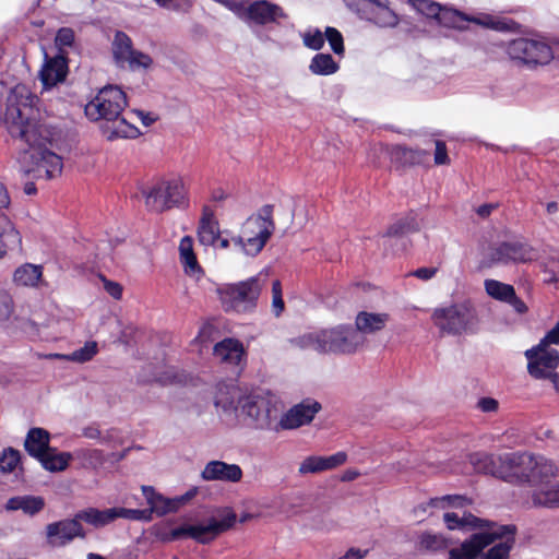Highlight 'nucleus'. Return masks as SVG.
I'll use <instances>...</instances> for the list:
<instances>
[{
  "label": "nucleus",
  "instance_id": "obj_1",
  "mask_svg": "<svg viewBox=\"0 0 559 559\" xmlns=\"http://www.w3.org/2000/svg\"><path fill=\"white\" fill-rule=\"evenodd\" d=\"M36 97L25 85H16L8 96L3 122L9 133L28 145L22 157L23 170L36 179H53L61 175L62 158L47 147L49 130L37 122Z\"/></svg>",
  "mask_w": 559,
  "mask_h": 559
},
{
  "label": "nucleus",
  "instance_id": "obj_2",
  "mask_svg": "<svg viewBox=\"0 0 559 559\" xmlns=\"http://www.w3.org/2000/svg\"><path fill=\"white\" fill-rule=\"evenodd\" d=\"M364 342L354 328L344 324L308 332L293 341L301 349H313L320 354H354Z\"/></svg>",
  "mask_w": 559,
  "mask_h": 559
},
{
  "label": "nucleus",
  "instance_id": "obj_3",
  "mask_svg": "<svg viewBox=\"0 0 559 559\" xmlns=\"http://www.w3.org/2000/svg\"><path fill=\"white\" fill-rule=\"evenodd\" d=\"M237 522V515L231 508L218 509L215 515L206 521L194 524L185 523L171 530L157 528L156 537L165 543L191 538L199 544H210L218 535L230 530Z\"/></svg>",
  "mask_w": 559,
  "mask_h": 559
},
{
  "label": "nucleus",
  "instance_id": "obj_4",
  "mask_svg": "<svg viewBox=\"0 0 559 559\" xmlns=\"http://www.w3.org/2000/svg\"><path fill=\"white\" fill-rule=\"evenodd\" d=\"M272 205H264L241 226L240 234L233 237L234 250L248 257L259 254L274 233Z\"/></svg>",
  "mask_w": 559,
  "mask_h": 559
},
{
  "label": "nucleus",
  "instance_id": "obj_5",
  "mask_svg": "<svg viewBox=\"0 0 559 559\" xmlns=\"http://www.w3.org/2000/svg\"><path fill=\"white\" fill-rule=\"evenodd\" d=\"M143 197L146 207L156 213L173 209H186L190 204L189 188L180 175L159 179L143 191Z\"/></svg>",
  "mask_w": 559,
  "mask_h": 559
},
{
  "label": "nucleus",
  "instance_id": "obj_6",
  "mask_svg": "<svg viewBox=\"0 0 559 559\" xmlns=\"http://www.w3.org/2000/svg\"><path fill=\"white\" fill-rule=\"evenodd\" d=\"M511 464L509 481L528 483L537 488L548 485L558 475V466L543 455L515 453L507 457Z\"/></svg>",
  "mask_w": 559,
  "mask_h": 559
},
{
  "label": "nucleus",
  "instance_id": "obj_7",
  "mask_svg": "<svg viewBox=\"0 0 559 559\" xmlns=\"http://www.w3.org/2000/svg\"><path fill=\"white\" fill-rule=\"evenodd\" d=\"M262 284L257 276L217 289L222 307L226 312L251 313L255 310Z\"/></svg>",
  "mask_w": 559,
  "mask_h": 559
},
{
  "label": "nucleus",
  "instance_id": "obj_8",
  "mask_svg": "<svg viewBox=\"0 0 559 559\" xmlns=\"http://www.w3.org/2000/svg\"><path fill=\"white\" fill-rule=\"evenodd\" d=\"M431 320L442 334L462 335L476 323V314L467 301L442 305L433 309Z\"/></svg>",
  "mask_w": 559,
  "mask_h": 559
},
{
  "label": "nucleus",
  "instance_id": "obj_9",
  "mask_svg": "<svg viewBox=\"0 0 559 559\" xmlns=\"http://www.w3.org/2000/svg\"><path fill=\"white\" fill-rule=\"evenodd\" d=\"M240 414L249 418L250 425L259 430L276 432L278 408L273 395L264 392H251L239 399Z\"/></svg>",
  "mask_w": 559,
  "mask_h": 559
},
{
  "label": "nucleus",
  "instance_id": "obj_10",
  "mask_svg": "<svg viewBox=\"0 0 559 559\" xmlns=\"http://www.w3.org/2000/svg\"><path fill=\"white\" fill-rule=\"evenodd\" d=\"M469 500L460 495H448L443 497H437L430 499L425 506L418 507L417 510L426 512L428 509H442L447 510L443 514V520L447 527L453 530H465V528H481L483 531L488 530L493 523L483 521L471 513H463L460 515L457 512L449 511V509H459L468 506Z\"/></svg>",
  "mask_w": 559,
  "mask_h": 559
},
{
  "label": "nucleus",
  "instance_id": "obj_11",
  "mask_svg": "<svg viewBox=\"0 0 559 559\" xmlns=\"http://www.w3.org/2000/svg\"><path fill=\"white\" fill-rule=\"evenodd\" d=\"M509 58L531 69L546 66L554 59V51L540 36L518 37L506 46Z\"/></svg>",
  "mask_w": 559,
  "mask_h": 559
},
{
  "label": "nucleus",
  "instance_id": "obj_12",
  "mask_svg": "<svg viewBox=\"0 0 559 559\" xmlns=\"http://www.w3.org/2000/svg\"><path fill=\"white\" fill-rule=\"evenodd\" d=\"M127 106L124 92L118 86H105L86 104L85 114L91 120L104 119L107 122L121 115Z\"/></svg>",
  "mask_w": 559,
  "mask_h": 559
},
{
  "label": "nucleus",
  "instance_id": "obj_13",
  "mask_svg": "<svg viewBox=\"0 0 559 559\" xmlns=\"http://www.w3.org/2000/svg\"><path fill=\"white\" fill-rule=\"evenodd\" d=\"M346 7L364 20L379 28L397 26L399 15L390 8L389 0H343Z\"/></svg>",
  "mask_w": 559,
  "mask_h": 559
},
{
  "label": "nucleus",
  "instance_id": "obj_14",
  "mask_svg": "<svg viewBox=\"0 0 559 559\" xmlns=\"http://www.w3.org/2000/svg\"><path fill=\"white\" fill-rule=\"evenodd\" d=\"M534 258V249L518 240L497 242L489 248L485 257L489 266L527 263Z\"/></svg>",
  "mask_w": 559,
  "mask_h": 559
},
{
  "label": "nucleus",
  "instance_id": "obj_15",
  "mask_svg": "<svg viewBox=\"0 0 559 559\" xmlns=\"http://www.w3.org/2000/svg\"><path fill=\"white\" fill-rule=\"evenodd\" d=\"M436 21L442 26L452 28L463 27L464 22H473L478 25L501 32L511 31L514 26V22L511 20L498 19L488 14H481L476 17H468L462 12L447 7L440 8V13H438Z\"/></svg>",
  "mask_w": 559,
  "mask_h": 559
},
{
  "label": "nucleus",
  "instance_id": "obj_16",
  "mask_svg": "<svg viewBox=\"0 0 559 559\" xmlns=\"http://www.w3.org/2000/svg\"><path fill=\"white\" fill-rule=\"evenodd\" d=\"M512 532V526L492 524L488 530L473 534L459 547L450 549L448 559H476L483 549L495 542V537Z\"/></svg>",
  "mask_w": 559,
  "mask_h": 559
},
{
  "label": "nucleus",
  "instance_id": "obj_17",
  "mask_svg": "<svg viewBox=\"0 0 559 559\" xmlns=\"http://www.w3.org/2000/svg\"><path fill=\"white\" fill-rule=\"evenodd\" d=\"M527 372L535 379H546L559 367L558 349L545 346L544 343L525 350Z\"/></svg>",
  "mask_w": 559,
  "mask_h": 559
},
{
  "label": "nucleus",
  "instance_id": "obj_18",
  "mask_svg": "<svg viewBox=\"0 0 559 559\" xmlns=\"http://www.w3.org/2000/svg\"><path fill=\"white\" fill-rule=\"evenodd\" d=\"M76 514L80 522L83 521L94 527H103L119 518L128 520H150V515L146 510L127 508H109L105 510L86 508Z\"/></svg>",
  "mask_w": 559,
  "mask_h": 559
},
{
  "label": "nucleus",
  "instance_id": "obj_19",
  "mask_svg": "<svg viewBox=\"0 0 559 559\" xmlns=\"http://www.w3.org/2000/svg\"><path fill=\"white\" fill-rule=\"evenodd\" d=\"M284 9L267 0H258L247 5L242 21L249 25L280 24L286 20Z\"/></svg>",
  "mask_w": 559,
  "mask_h": 559
},
{
  "label": "nucleus",
  "instance_id": "obj_20",
  "mask_svg": "<svg viewBox=\"0 0 559 559\" xmlns=\"http://www.w3.org/2000/svg\"><path fill=\"white\" fill-rule=\"evenodd\" d=\"M514 455V452L501 455L488 454L486 452H476L469 455V462L477 473L490 474L492 476L509 480L511 464L507 457Z\"/></svg>",
  "mask_w": 559,
  "mask_h": 559
},
{
  "label": "nucleus",
  "instance_id": "obj_21",
  "mask_svg": "<svg viewBox=\"0 0 559 559\" xmlns=\"http://www.w3.org/2000/svg\"><path fill=\"white\" fill-rule=\"evenodd\" d=\"M321 409V405L311 400L302 401L299 404L294 405L286 413H284L281 419L276 424V432L281 430H293L301 426L310 424L316 414Z\"/></svg>",
  "mask_w": 559,
  "mask_h": 559
},
{
  "label": "nucleus",
  "instance_id": "obj_22",
  "mask_svg": "<svg viewBox=\"0 0 559 559\" xmlns=\"http://www.w3.org/2000/svg\"><path fill=\"white\" fill-rule=\"evenodd\" d=\"M215 358L238 371L242 370L247 362V353L243 344L236 338H224L218 342L214 348Z\"/></svg>",
  "mask_w": 559,
  "mask_h": 559
},
{
  "label": "nucleus",
  "instance_id": "obj_23",
  "mask_svg": "<svg viewBox=\"0 0 559 559\" xmlns=\"http://www.w3.org/2000/svg\"><path fill=\"white\" fill-rule=\"evenodd\" d=\"M47 538L52 546H64L75 537H84L85 533L75 514L74 519L50 523L46 528Z\"/></svg>",
  "mask_w": 559,
  "mask_h": 559
},
{
  "label": "nucleus",
  "instance_id": "obj_24",
  "mask_svg": "<svg viewBox=\"0 0 559 559\" xmlns=\"http://www.w3.org/2000/svg\"><path fill=\"white\" fill-rule=\"evenodd\" d=\"M242 476V469L238 464L219 460L207 462L201 472V478L204 481L238 483Z\"/></svg>",
  "mask_w": 559,
  "mask_h": 559
},
{
  "label": "nucleus",
  "instance_id": "obj_25",
  "mask_svg": "<svg viewBox=\"0 0 559 559\" xmlns=\"http://www.w3.org/2000/svg\"><path fill=\"white\" fill-rule=\"evenodd\" d=\"M68 73V63L63 55L48 57L44 52V63L39 71V79L44 88H50L64 81Z\"/></svg>",
  "mask_w": 559,
  "mask_h": 559
},
{
  "label": "nucleus",
  "instance_id": "obj_26",
  "mask_svg": "<svg viewBox=\"0 0 559 559\" xmlns=\"http://www.w3.org/2000/svg\"><path fill=\"white\" fill-rule=\"evenodd\" d=\"M219 235V224L214 211L209 205H204L197 228L199 242L205 247H215Z\"/></svg>",
  "mask_w": 559,
  "mask_h": 559
},
{
  "label": "nucleus",
  "instance_id": "obj_27",
  "mask_svg": "<svg viewBox=\"0 0 559 559\" xmlns=\"http://www.w3.org/2000/svg\"><path fill=\"white\" fill-rule=\"evenodd\" d=\"M347 460V454L343 451L334 453L330 456L311 455L302 460L299 464L298 472L301 475L320 473L333 469Z\"/></svg>",
  "mask_w": 559,
  "mask_h": 559
},
{
  "label": "nucleus",
  "instance_id": "obj_28",
  "mask_svg": "<svg viewBox=\"0 0 559 559\" xmlns=\"http://www.w3.org/2000/svg\"><path fill=\"white\" fill-rule=\"evenodd\" d=\"M178 251L185 274L195 281L201 280L204 272L194 253L193 238L191 236L182 237L179 242Z\"/></svg>",
  "mask_w": 559,
  "mask_h": 559
},
{
  "label": "nucleus",
  "instance_id": "obj_29",
  "mask_svg": "<svg viewBox=\"0 0 559 559\" xmlns=\"http://www.w3.org/2000/svg\"><path fill=\"white\" fill-rule=\"evenodd\" d=\"M242 397L236 385L219 383L216 386L214 404L224 414H234L239 409V399Z\"/></svg>",
  "mask_w": 559,
  "mask_h": 559
},
{
  "label": "nucleus",
  "instance_id": "obj_30",
  "mask_svg": "<svg viewBox=\"0 0 559 559\" xmlns=\"http://www.w3.org/2000/svg\"><path fill=\"white\" fill-rule=\"evenodd\" d=\"M142 492L147 503L150 504V511L157 515H164L169 512L178 510L179 506L183 501L182 498L169 499L157 493L153 487L142 486Z\"/></svg>",
  "mask_w": 559,
  "mask_h": 559
},
{
  "label": "nucleus",
  "instance_id": "obj_31",
  "mask_svg": "<svg viewBox=\"0 0 559 559\" xmlns=\"http://www.w3.org/2000/svg\"><path fill=\"white\" fill-rule=\"evenodd\" d=\"M389 314L381 312H368L360 311L356 316L355 320V331L362 336V334H372L378 331H381L389 321Z\"/></svg>",
  "mask_w": 559,
  "mask_h": 559
},
{
  "label": "nucleus",
  "instance_id": "obj_32",
  "mask_svg": "<svg viewBox=\"0 0 559 559\" xmlns=\"http://www.w3.org/2000/svg\"><path fill=\"white\" fill-rule=\"evenodd\" d=\"M49 442L50 435L47 430L43 428H32L26 435L24 448L31 456L37 459L38 456H43V453L50 448Z\"/></svg>",
  "mask_w": 559,
  "mask_h": 559
},
{
  "label": "nucleus",
  "instance_id": "obj_33",
  "mask_svg": "<svg viewBox=\"0 0 559 559\" xmlns=\"http://www.w3.org/2000/svg\"><path fill=\"white\" fill-rule=\"evenodd\" d=\"M45 501L38 496H19L10 498L7 501L5 509L8 511L21 510L25 514L34 515L43 510Z\"/></svg>",
  "mask_w": 559,
  "mask_h": 559
},
{
  "label": "nucleus",
  "instance_id": "obj_34",
  "mask_svg": "<svg viewBox=\"0 0 559 559\" xmlns=\"http://www.w3.org/2000/svg\"><path fill=\"white\" fill-rule=\"evenodd\" d=\"M533 503L537 507L559 508V481L543 485L532 495Z\"/></svg>",
  "mask_w": 559,
  "mask_h": 559
},
{
  "label": "nucleus",
  "instance_id": "obj_35",
  "mask_svg": "<svg viewBox=\"0 0 559 559\" xmlns=\"http://www.w3.org/2000/svg\"><path fill=\"white\" fill-rule=\"evenodd\" d=\"M41 276L43 267L40 265L24 263L14 271L13 282L17 286L34 287Z\"/></svg>",
  "mask_w": 559,
  "mask_h": 559
},
{
  "label": "nucleus",
  "instance_id": "obj_36",
  "mask_svg": "<svg viewBox=\"0 0 559 559\" xmlns=\"http://www.w3.org/2000/svg\"><path fill=\"white\" fill-rule=\"evenodd\" d=\"M71 457L70 453L58 452L56 449L49 448L43 453V456H38L37 460L45 469L49 472H61L68 467Z\"/></svg>",
  "mask_w": 559,
  "mask_h": 559
},
{
  "label": "nucleus",
  "instance_id": "obj_37",
  "mask_svg": "<svg viewBox=\"0 0 559 559\" xmlns=\"http://www.w3.org/2000/svg\"><path fill=\"white\" fill-rule=\"evenodd\" d=\"M133 51L131 38L123 32H117L112 41V55L120 67H126V61L131 58Z\"/></svg>",
  "mask_w": 559,
  "mask_h": 559
},
{
  "label": "nucleus",
  "instance_id": "obj_38",
  "mask_svg": "<svg viewBox=\"0 0 559 559\" xmlns=\"http://www.w3.org/2000/svg\"><path fill=\"white\" fill-rule=\"evenodd\" d=\"M0 238L3 246L0 247V259L7 253L4 247H17L21 245L20 233L5 215H0Z\"/></svg>",
  "mask_w": 559,
  "mask_h": 559
},
{
  "label": "nucleus",
  "instance_id": "obj_39",
  "mask_svg": "<svg viewBox=\"0 0 559 559\" xmlns=\"http://www.w3.org/2000/svg\"><path fill=\"white\" fill-rule=\"evenodd\" d=\"M309 70L316 75H331L338 70V64L331 55L317 53L310 61Z\"/></svg>",
  "mask_w": 559,
  "mask_h": 559
},
{
  "label": "nucleus",
  "instance_id": "obj_40",
  "mask_svg": "<svg viewBox=\"0 0 559 559\" xmlns=\"http://www.w3.org/2000/svg\"><path fill=\"white\" fill-rule=\"evenodd\" d=\"M109 122H111L110 134L108 135L110 140L117 138L134 139L140 134V130L128 119L121 117V115Z\"/></svg>",
  "mask_w": 559,
  "mask_h": 559
},
{
  "label": "nucleus",
  "instance_id": "obj_41",
  "mask_svg": "<svg viewBox=\"0 0 559 559\" xmlns=\"http://www.w3.org/2000/svg\"><path fill=\"white\" fill-rule=\"evenodd\" d=\"M513 527L512 533H506L503 535L495 537L496 539H502V542L495 545L492 548L489 549L487 555L485 557H481L480 559H508L509 552L512 548V545L514 543V534H515V526L511 525Z\"/></svg>",
  "mask_w": 559,
  "mask_h": 559
},
{
  "label": "nucleus",
  "instance_id": "obj_42",
  "mask_svg": "<svg viewBox=\"0 0 559 559\" xmlns=\"http://www.w3.org/2000/svg\"><path fill=\"white\" fill-rule=\"evenodd\" d=\"M486 293L493 299L506 302L513 297L514 287L497 280H486L484 283Z\"/></svg>",
  "mask_w": 559,
  "mask_h": 559
},
{
  "label": "nucleus",
  "instance_id": "obj_43",
  "mask_svg": "<svg viewBox=\"0 0 559 559\" xmlns=\"http://www.w3.org/2000/svg\"><path fill=\"white\" fill-rule=\"evenodd\" d=\"M98 353V344L95 341H87L84 345L66 357L67 361L83 364L92 360Z\"/></svg>",
  "mask_w": 559,
  "mask_h": 559
},
{
  "label": "nucleus",
  "instance_id": "obj_44",
  "mask_svg": "<svg viewBox=\"0 0 559 559\" xmlns=\"http://www.w3.org/2000/svg\"><path fill=\"white\" fill-rule=\"evenodd\" d=\"M21 460L20 452L13 448H7L0 455V471L3 473L13 472Z\"/></svg>",
  "mask_w": 559,
  "mask_h": 559
},
{
  "label": "nucleus",
  "instance_id": "obj_45",
  "mask_svg": "<svg viewBox=\"0 0 559 559\" xmlns=\"http://www.w3.org/2000/svg\"><path fill=\"white\" fill-rule=\"evenodd\" d=\"M409 4L428 19H437L441 5L430 0H408Z\"/></svg>",
  "mask_w": 559,
  "mask_h": 559
},
{
  "label": "nucleus",
  "instance_id": "obj_46",
  "mask_svg": "<svg viewBox=\"0 0 559 559\" xmlns=\"http://www.w3.org/2000/svg\"><path fill=\"white\" fill-rule=\"evenodd\" d=\"M304 45L312 50H319L323 47L324 34L318 28H310L302 34Z\"/></svg>",
  "mask_w": 559,
  "mask_h": 559
},
{
  "label": "nucleus",
  "instance_id": "obj_47",
  "mask_svg": "<svg viewBox=\"0 0 559 559\" xmlns=\"http://www.w3.org/2000/svg\"><path fill=\"white\" fill-rule=\"evenodd\" d=\"M324 38L329 41L331 49L336 55L344 53V41L342 34L334 27H326Z\"/></svg>",
  "mask_w": 559,
  "mask_h": 559
},
{
  "label": "nucleus",
  "instance_id": "obj_48",
  "mask_svg": "<svg viewBox=\"0 0 559 559\" xmlns=\"http://www.w3.org/2000/svg\"><path fill=\"white\" fill-rule=\"evenodd\" d=\"M152 63L153 60L148 55L134 49L132 51L131 58L126 61V66H128L131 70L147 69L152 66Z\"/></svg>",
  "mask_w": 559,
  "mask_h": 559
},
{
  "label": "nucleus",
  "instance_id": "obj_49",
  "mask_svg": "<svg viewBox=\"0 0 559 559\" xmlns=\"http://www.w3.org/2000/svg\"><path fill=\"white\" fill-rule=\"evenodd\" d=\"M12 296L4 289H0V322L8 321L13 313Z\"/></svg>",
  "mask_w": 559,
  "mask_h": 559
},
{
  "label": "nucleus",
  "instance_id": "obj_50",
  "mask_svg": "<svg viewBox=\"0 0 559 559\" xmlns=\"http://www.w3.org/2000/svg\"><path fill=\"white\" fill-rule=\"evenodd\" d=\"M284 308L282 284L276 280L272 284V311L278 317L284 311Z\"/></svg>",
  "mask_w": 559,
  "mask_h": 559
},
{
  "label": "nucleus",
  "instance_id": "obj_51",
  "mask_svg": "<svg viewBox=\"0 0 559 559\" xmlns=\"http://www.w3.org/2000/svg\"><path fill=\"white\" fill-rule=\"evenodd\" d=\"M55 41L60 50L70 47L74 41V32L70 27H62L58 31Z\"/></svg>",
  "mask_w": 559,
  "mask_h": 559
},
{
  "label": "nucleus",
  "instance_id": "obj_52",
  "mask_svg": "<svg viewBox=\"0 0 559 559\" xmlns=\"http://www.w3.org/2000/svg\"><path fill=\"white\" fill-rule=\"evenodd\" d=\"M538 343H544L545 346L549 347L559 345V321L545 334V336Z\"/></svg>",
  "mask_w": 559,
  "mask_h": 559
},
{
  "label": "nucleus",
  "instance_id": "obj_53",
  "mask_svg": "<svg viewBox=\"0 0 559 559\" xmlns=\"http://www.w3.org/2000/svg\"><path fill=\"white\" fill-rule=\"evenodd\" d=\"M477 407L484 413H495L499 407V403L492 397H481L477 402Z\"/></svg>",
  "mask_w": 559,
  "mask_h": 559
},
{
  "label": "nucleus",
  "instance_id": "obj_54",
  "mask_svg": "<svg viewBox=\"0 0 559 559\" xmlns=\"http://www.w3.org/2000/svg\"><path fill=\"white\" fill-rule=\"evenodd\" d=\"M104 289L115 299L119 300L122 297V286L112 281L103 278Z\"/></svg>",
  "mask_w": 559,
  "mask_h": 559
},
{
  "label": "nucleus",
  "instance_id": "obj_55",
  "mask_svg": "<svg viewBox=\"0 0 559 559\" xmlns=\"http://www.w3.org/2000/svg\"><path fill=\"white\" fill-rule=\"evenodd\" d=\"M435 163L437 165H445L449 163L447 146L441 141L436 142Z\"/></svg>",
  "mask_w": 559,
  "mask_h": 559
},
{
  "label": "nucleus",
  "instance_id": "obj_56",
  "mask_svg": "<svg viewBox=\"0 0 559 559\" xmlns=\"http://www.w3.org/2000/svg\"><path fill=\"white\" fill-rule=\"evenodd\" d=\"M442 544L443 540L438 535L426 534L421 537V545L427 549H438Z\"/></svg>",
  "mask_w": 559,
  "mask_h": 559
},
{
  "label": "nucleus",
  "instance_id": "obj_57",
  "mask_svg": "<svg viewBox=\"0 0 559 559\" xmlns=\"http://www.w3.org/2000/svg\"><path fill=\"white\" fill-rule=\"evenodd\" d=\"M157 7L169 11H181V0H152Z\"/></svg>",
  "mask_w": 559,
  "mask_h": 559
},
{
  "label": "nucleus",
  "instance_id": "obj_58",
  "mask_svg": "<svg viewBox=\"0 0 559 559\" xmlns=\"http://www.w3.org/2000/svg\"><path fill=\"white\" fill-rule=\"evenodd\" d=\"M506 302L509 304L510 306H512L514 311L520 314H524L528 310L525 302L516 296L515 290L513 292V297H510V299L507 300Z\"/></svg>",
  "mask_w": 559,
  "mask_h": 559
},
{
  "label": "nucleus",
  "instance_id": "obj_59",
  "mask_svg": "<svg viewBox=\"0 0 559 559\" xmlns=\"http://www.w3.org/2000/svg\"><path fill=\"white\" fill-rule=\"evenodd\" d=\"M436 273H437L436 267H419L416 271H414L412 274L419 280L429 281L436 275Z\"/></svg>",
  "mask_w": 559,
  "mask_h": 559
},
{
  "label": "nucleus",
  "instance_id": "obj_60",
  "mask_svg": "<svg viewBox=\"0 0 559 559\" xmlns=\"http://www.w3.org/2000/svg\"><path fill=\"white\" fill-rule=\"evenodd\" d=\"M368 554V550H361L358 548H349L342 557L338 559H364Z\"/></svg>",
  "mask_w": 559,
  "mask_h": 559
},
{
  "label": "nucleus",
  "instance_id": "obj_61",
  "mask_svg": "<svg viewBox=\"0 0 559 559\" xmlns=\"http://www.w3.org/2000/svg\"><path fill=\"white\" fill-rule=\"evenodd\" d=\"M78 455L83 460H95L100 461L103 457V453L99 450H81L78 452Z\"/></svg>",
  "mask_w": 559,
  "mask_h": 559
},
{
  "label": "nucleus",
  "instance_id": "obj_62",
  "mask_svg": "<svg viewBox=\"0 0 559 559\" xmlns=\"http://www.w3.org/2000/svg\"><path fill=\"white\" fill-rule=\"evenodd\" d=\"M10 195L5 186L0 182V209H5L10 205Z\"/></svg>",
  "mask_w": 559,
  "mask_h": 559
},
{
  "label": "nucleus",
  "instance_id": "obj_63",
  "mask_svg": "<svg viewBox=\"0 0 559 559\" xmlns=\"http://www.w3.org/2000/svg\"><path fill=\"white\" fill-rule=\"evenodd\" d=\"M131 115L138 116L141 119L142 123L146 127L151 126L156 119L152 115L145 114L143 111H132Z\"/></svg>",
  "mask_w": 559,
  "mask_h": 559
},
{
  "label": "nucleus",
  "instance_id": "obj_64",
  "mask_svg": "<svg viewBox=\"0 0 559 559\" xmlns=\"http://www.w3.org/2000/svg\"><path fill=\"white\" fill-rule=\"evenodd\" d=\"M496 209L495 204H483L477 207L476 213L485 218L491 214V212Z\"/></svg>",
  "mask_w": 559,
  "mask_h": 559
}]
</instances>
